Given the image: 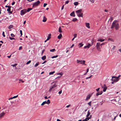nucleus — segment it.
I'll return each mask as SVG.
<instances>
[{
	"instance_id": "nucleus-57",
	"label": "nucleus",
	"mask_w": 121,
	"mask_h": 121,
	"mask_svg": "<svg viewBox=\"0 0 121 121\" xmlns=\"http://www.w3.org/2000/svg\"><path fill=\"white\" fill-rule=\"evenodd\" d=\"M69 2V1L67 0L65 2V4H67Z\"/></svg>"
},
{
	"instance_id": "nucleus-34",
	"label": "nucleus",
	"mask_w": 121,
	"mask_h": 121,
	"mask_svg": "<svg viewBox=\"0 0 121 121\" xmlns=\"http://www.w3.org/2000/svg\"><path fill=\"white\" fill-rule=\"evenodd\" d=\"M46 103H47V104H49L50 103V100L49 99H48L47 101H46Z\"/></svg>"
},
{
	"instance_id": "nucleus-48",
	"label": "nucleus",
	"mask_w": 121,
	"mask_h": 121,
	"mask_svg": "<svg viewBox=\"0 0 121 121\" xmlns=\"http://www.w3.org/2000/svg\"><path fill=\"white\" fill-rule=\"evenodd\" d=\"M44 51H45L44 49H43L42 50V53H41V55L42 56L43 55V53L44 52Z\"/></svg>"
},
{
	"instance_id": "nucleus-3",
	"label": "nucleus",
	"mask_w": 121,
	"mask_h": 121,
	"mask_svg": "<svg viewBox=\"0 0 121 121\" xmlns=\"http://www.w3.org/2000/svg\"><path fill=\"white\" fill-rule=\"evenodd\" d=\"M54 84L51 87H50V88L49 90V91L50 92H51L52 91V90L54 89V88L56 87L57 86V82H53L51 83V84Z\"/></svg>"
},
{
	"instance_id": "nucleus-64",
	"label": "nucleus",
	"mask_w": 121,
	"mask_h": 121,
	"mask_svg": "<svg viewBox=\"0 0 121 121\" xmlns=\"http://www.w3.org/2000/svg\"><path fill=\"white\" fill-rule=\"evenodd\" d=\"M74 46V44H73L72 45V46L70 48H72Z\"/></svg>"
},
{
	"instance_id": "nucleus-63",
	"label": "nucleus",
	"mask_w": 121,
	"mask_h": 121,
	"mask_svg": "<svg viewBox=\"0 0 121 121\" xmlns=\"http://www.w3.org/2000/svg\"><path fill=\"white\" fill-rule=\"evenodd\" d=\"M15 2H12V5H13L14 4H15Z\"/></svg>"
},
{
	"instance_id": "nucleus-21",
	"label": "nucleus",
	"mask_w": 121,
	"mask_h": 121,
	"mask_svg": "<svg viewBox=\"0 0 121 121\" xmlns=\"http://www.w3.org/2000/svg\"><path fill=\"white\" fill-rule=\"evenodd\" d=\"M62 36V35L61 34H59V35L57 37H58V39H60L61 38Z\"/></svg>"
},
{
	"instance_id": "nucleus-56",
	"label": "nucleus",
	"mask_w": 121,
	"mask_h": 121,
	"mask_svg": "<svg viewBox=\"0 0 121 121\" xmlns=\"http://www.w3.org/2000/svg\"><path fill=\"white\" fill-rule=\"evenodd\" d=\"M22 46H20L19 47V50H21L22 49Z\"/></svg>"
},
{
	"instance_id": "nucleus-53",
	"label": "nucleus",
	"mask_w": 121,
	"mask_h": 121,
	"mask_svg": "<svg viewBox=\"0 0 121 121\" xmlns=\"http://www.w3.org/2000/svg\"><path fill=\"white\" fill-rule=\"evenodd\" d=\"M113 18L112 17H111L110 19H109V20H110V22H111V21L112 20H113Z\"/></svg>"
},
{
	"instance_id": "nucleus-52",
	"label": "nucleus",
	"mask_w": 121,
	"mask_h": 121,
	"mask_svg": "<svg viewBox=\"0 0 121 121\" xmlns=\"http://www.w3.org/2000/svg\"><path fill=\"white\" fill-rule=\"evenodd\" d=\"M47 5V4H46V3H44L43 4V7H45Z\"/></svg>"
},
{
	"instance_id": "nucleus-50",
	"label": "nucleus",
	"mask_w": 121,
	"mask_h": 121,
	"mask_svg": "<svg viewBox=\"0 0 121 121\" xmlns=\"http://www.w3.org/2000/svg\"><path fill=\"white\" fill-rule=\"evenodd\" d=\"M17 97H18V95H17V96H14L13 97V99L15 98H16Z\"/></svg>"
},
{
	"instance_id": "nucleus-49",
	"label": "nucleus",
	"mask_w": 121,
	"mask_h": 121,
	"mask_svg": "<svg viewBox=\"0 0 121 121\" xmlns=\"http://www.w3.org/2000/svg\"><path fill=\"white\" fill-rule=\"evenodd\" d=\"M92 3H94V0H89Z\"/></svg>"
},
{
	"instance_id": "nucleus-43",
	"label": "nucleus",
	"mask_w": 121,
	"mask_h": 121,
	"mask_svg": "<svg viewBox=\"0 0 121 121\" xmlns=\"http://www.w3.org/2000/svg\"><path fill=\"white\" fill-rule=\"evenodd\" d=\"M20 34L21 35V36L22 35V31L21 30H20Z\"/></svg>"
},
{
	"instance_id": "nucleus-4",
	"label": "nucleus",
	"mask_w": 121,
	"mask_h": 121,
	"mask_svg": "<svg viewBox=\"0 0 121 121\" xmlns=\"http://www.w3.org/2000/svg\"><path fill=\"white\" fill-rule=\"evenodd\" d=\"M77 63H80L81 64L86 65V64H85V61L84 60H77Z\"/></svg>"
},
{
	"instance_id": "nucleus-16",
	"label": "nucleus",
	"mask_w": 121,
	"mask_h": 121,
	"mask_svg": "<svg viewBox=\"0 0 121 121\" xmlns=\"http://www.w3.org/2000/svg\"><path fill=\"white\" fill-rule=\"evenodd\" d=\"M70 15L71 16H72L73 17H74L75 16L74 12V11L73 12H72L70 14Z\"/></svg>"
},
{
	"instance_id": "nucleus-2",
	"label": "nucleus",
	"mask_w": 121,
	"mask_h": 121,
	"mask_svg": "<svg viewBox=\"0 0 121 121\" xmlns=\"http://www.w3.org/2000/svg\"><path fill=\"white\" fill-rule=\"evenodd\" d=\"M82 9H80L76 11V13H77V16L79 17H82L83 13H81Z\"/></svg>"
},
{
	"instance_id": "nucleus-62",
	"label": "nucleus",
	"mask_w": 121,
	"mask_h": 121,
	"mask_svg": "<svg viewBox=\"0 0 121 121\" xmlns=\"http://www.w3.org/2000/svg\"><path fill=\"white\" fill-rule=\"evenodd\" d=\"M47 62V61H46L45 60V61H44L42 63V64H44L46 62Z\"/></svg>"
},
{
	"instance_id": "nucleus-38",
	"label": "nucleus",
	"mask_w": 121,
	"mask_h": 121,
	"mask_svg": "<svg viewBox=\"0 0 121 121\" xmlns=\"http://www.w3.org/2000/svg\"><path fill=\"white\" fill-rule=\"evenodd\" d=\"M11 10V8H8L7 9V11L8 12H9Z\"/></svg>"
},
{
	"instance_id": "nucleus-42",
	"label": "nucleus",
	"mask_w": 121,
	"mask_h": 121,
	"mask_svg": "<svg viewBox=\"0 0 121 121\" xmlns=\"http://www.w3.org/2000/svg\"><path fill=\"white\" fill-rule=\"evenodd\" d=\"M11 37H15L14 35L13 34H11Z\"/></svg>"
},
{
	"instance_id": "nucleus-13",
	"label": "nucleus",
	"mask_w": 121,
	"mask_h": 121,
	"mask_svg": "<svg viewBox=\"0 0 121 121\" xmlns=\"http://www.w3.org/2000/svg\"><path fill=\"white\" fill-rule=\"evenodd\" d=\"M91 95L90 94L88 95L87 96H86V100L90 99L91 97Z\"/></svg>"
},
{
	"instance_id": "nucleus-10",
	"label": "nucleus",
	"mask_w": 121,
	"mask_h": 121,
	"mask_svg": "<svg viewBox=\"0 0 121 121\" xmlns=\"http://www.w3.org/2000/svg\"><path fill=\"white\" fill-rule=\"evenodd\" d=\"M102 88H103V91L105 92L106 91V85L105 84H104L103 86H102Z\"/></svg>"
},
{
	"instance_id": "nucleus-44",
	"label": "nucleus",
	"mask_w": 121,
	"mask_h": 121,
	"mask_svg": "<svg viewBox=\"0 0 121 121\" xmlns=\"http://www.w3.org/2000/svg\"><path fill=\"white\" fill-rule=\"evenodd\" d=\"M39 65V64L38 63H36L34 65V67H36L37 66Z\"/></svg>"
},
{
	"instance_id": "nucleus-32",
	"label": "nucleus",
	"mask_w": 121,
	"mask_h": 121,
	"mask_svg": "<svg viewBox=\"0 0 121 121\" xmlns=\"http://www.w3.org/2000/svg\"><path fill=\"white\" fill-rule=\"evenodd\" d=\"M77 20V19L76 18H73L72 20V21L74 22L76 21Z\"/></svg>"
},
{
	"instance_id": "nucleus-24",
	"label": "nucleus",
	"mask_w": 121,
	"mask_h": 121,
	"mask_svg": "<svg viewBox=\"0 0 121 121\" xmlns=\"http://www.w3.org/2000/svg\"><path fill=\"white\" fill-rule=\"evenodd\" d=\"M108 116L109 117H111L112 118V117H114V116L113 115H111V113H110L108 114Z\"/></svg>"
},
{
	"instance_id": "nucleus-51",
	"label": "nucleus",
	"mask_w": 121,
	"mask_h": 121,
	"mask_svg": "<svg viewBox=\"0 0 121 121\" xmlns=\"http://www.w3.org/2000/svg\"><path fill=\"white\" fill-rule=\"evenodd\" d=\"M91 102L90 101L88 103V104L90 106H91Z\"/></svg>"
},
{
	"instance_id": "nucleus-18",
	"label": "nucleus",
	"mask_w": 121,
	"mask_h": 121,
	"mask_svg": "<svg viewBox=\"0 0 121 121\" xmlns=\"http://www.w3.org/2000/svg\"><path fill=\"white\" fill-rule=\"evenodd\" d=\"M58 32L60 33H61L62 31L61 30V28L60 26V27L58 29Z\"/></svg>"
},
{
	"instance_id": "nucleus-45",
	"label": "nucleus",
	"mask_w": 121,
	"mask_h": 121,
	"mask_svg": "<svg viewBox=\"0 0 121 121\" xmlns=\"http://www.w3.org/2000/svg\"><path fill=\"white\" fill-rule=\"evenodd\" d=\"M9 38L11 40H12L15 39L14 38H11L10 37H9Z\"/></svg>"
},
{
	"instance_id": "nucleus-19",
	"label": "nucleus",
	"mask_w": 121,
	"mask_h": 121,
	"mask_svg": "<svg viewBox=\"0 0 121 121\" xmlns=\"http://www.w3.org/2000/svg\"><path fill=\"white\" fill-rule=\"evenodd\" d=\"M32 9V8H28L27 9H26V11L27 12H29Z\"/></svg>"
},
{
	"instance_id": "nucleus-22",
	"label": "nucleus",
	"mask_w": 121,
	"mask_h": 121,
	"mask_svg": "<svg viewBox=\"0 0 121 121\" xmlns=\"http://www.w3.org/2000/svg\"><path fill=\"white\" fill-rule=\"evenodd\" d=\"M46 58V56H43L42 58L41 59L43 60H45Z\"/></svg>"
},
{
	"instance_id": "nucleus-7",
	"label": "nucleus",
	"mask_w": 121,
	"mask_h": 121,
	"mask_svg": "<svg viewBox=\"0 0 121 121\" xmlns=\"http://www.w3.org/2000/svg\"><path fill=\"white\" fill-rule=\"evenodd\" d=\"M111 80L112 81L115 82H118L119 80L117 78H112V79Z\"/></svg>"
},
{
	"instance_id": "nucleus-39",
	"label": "nucleus",
	"mask_w": 121,
	"mask_h": 121,
	"mask_svg": "<svg viewBox=\"0 0 121 121\" xmlns=\"http://www.w3.org/2000/svg\"><path fill=\"white\" fill-rule=\"evenodd\" d=\"M73 36L74 37V38H75L77 37V34H74L73 35Z\"/></svg>"
},
{
	"instance_id": "nucleus-26",
	"label": "nucleus",
	"mask_w": 121,
	"mask_h": 121,
	"mask_svg": "<svg viewBox=\"0 0 121 121\" xmlns=\"http://www.w3.org/2000/svg\"><path fill=\"white\" fill-rule=\"evenodd\" d=\"M47 104L46 101H45L43 102L41 104V105L42 106H43L45 104Z\"/></svg>"
},
{
	"instance_id": "nucleus-9",
	"label": "nucleus",
	"mask_w": 121,
	"mask_h": 121,
	"mask_svg": "<svg viewBox=\"0 0 121 121\" xmlns=\"http://www.w3.org/2000/svg\"><path fill=\"white\" fill-rule=\"evenodd\" d=\"M92 45L90 43H88V45H87L86 46H85L84 47V48L85 49L86 48H89L90 47V46H91Z\"/></svg>"
},
{
	"instance_id": "nucleus-28",
	"label": "nucleus",
	"mask_w": 121,
	"mask_h": 121,
	"mask_svg": "<svg viewBox=\"0 0 121 121\" xmlns=\"http://www.w3.org/2000/svg\"><path fill=\"white\" fill-rule=\"evenodd\" d=\"M104 39H99L97 41H100L101 42H102L104 41Z\"/></svg>"
},
{
	"instance_id": "nucleus-25",
	"label": "nucleus",
	"mask_w": 121,
	"mask_h": 121,
	"mask_svg": "<svg viewBox=\"0 0 121 121\" xmlns=\"http://www.w3.org/2000/svg\"><path fill=\"white\" fill-rule=\"evenodd\" d=\"M90 112L89 111V110H88V112H87V114L86 116V117H88L90 115Z\"/></svg>"
},
{
	"instance_id": "nucleus-12",
	"label": "nucleus",
	"mask_w": 121,
	"mask_h": 121,
	"mask_svg": "<svg viewBox=\"0 0 121 121\" xmlns=\"http://www.w3.org/2000/svg\"><path fill=\"white\" fill-rule=\"evenodd\" d=\"M5 114V113L4 112L1 113L0 114V119L2 118L4 116Z\"/></svg>"
},
{
	"instance_id": "nucleus-15",
	"label": "nucleus",
	"mask_w": 121,
	"mask_h": 121,
	"mask_svg": "<svg viewBox=\"0 0 121 121\" xmlns=\"http://www.w3.org/2000/svg\"><path fill=\"white\" fill-rule=\"evenodd\" d=\"M47 18L45 17L44 16L43 18V19L42 20V21L43 22H45L47 20Z\"/></svg>"
},
{
	"instance_id": "nucleus-54",
	"label": "nucleus",
	"mask_w": 121,
	"mask_h": 121,
	"mask_svg": "<svg viewBox=\"0 0 121 121\" xmlns=\"http://www.w3.org/2000/svg\"><path fill=\"white\" fill-rule=\"evenodd\" d=\"M92 75H91L89 77H87L86 78V79H88V78H90L92 76Z\"/></svg>"
},
{
	"instance_id": "nucleus-41",
	"label": "nucleus",
	"mask_w": 121,
	"mask_h": 121,
	"mask_svg": "<svg viewBox=\"0 0 121 121\" xmlns=\"http://www.w3.org/2000/svg\"><path fill=\"white\" fill-rule=\"evenodd\" d=\"M2 35L3 36V37H5V35L4 34V32H3L2 33Z\"/></svg>"
},
{
	"instance_id": "nucleus-31",
	"label": "nucleus",
	"mask_w": 121,
	"mask_h": 121,
	"mask_svg": "<svg viewBox=\"0 0 121 121\" xmlns=\"http://www.w3.org/2000/svg\"><path fill=\"white\" fill-rule=\"evenodd\" d=\"M50 51L51 52H53L55 51V49H50Z\"/></svg>"
},
{
	"instance_id": "nucleus-27",
	"label": "nucleus",
	"mask_w": 121,
	"mask_h": 121,
	"mask_svg": "<svg viewBox=\"0 0 121 121\" xmlns=\"http://www.w3.org/2000/svg\"><path fill=\"white\" fill-rule=\"evenodd\" d=\"M108 41H111L113 42V40L112 39L110 38H108Z\"/></svg>"
},
{
	"instance_id": "nucleus-33",
	"label": "nucleus",
	"mask_w": 121,
	"mask_h": 121,
	"mask_svg": "<svg viewBox=\"0 0 121 121\" xmlns=\"http://www.w3.org/2000/svg\"><path fill=\"white\" fill-rule=\"evenodd\" d=\"M55 71H53L50 72L49 73V75H51V74H53L54 73H55Z\"/></svg>"
},
{
	"instance_id": "nucleus-23",
	"label": "nucleus",
	"mask_w": 121,
	"mask_h": 121,
	"mask_svg": "<svg viewBox=\"0 0 121 121\" xmlns=\"http://www.w3.org/2000/svg\"><path fill=\"white\" fill-rule=\"evenodd\" d=\"M83 44L82 43H80L79 44V46L80 48L81 47L83 46Z\"/></svg>"
},
{
	"instance_id": "nucleus-8",
	"label": "nucleus",
	"mask_w": 121,
	"mask_h": 121,
	"mask_svg": "<svg viewBox=\"0 0 121 121\" xmlns=\"http://www.w3.org/2000/svg\"><path fill=\"white\" fill-rule=\"evenodd\" d=\"M96 47L97 48V49L99 51L100 50V43H97V45H96Z\"/></svg>"
},
{
	"instance_id": "nucleus-37",
	"label": "nucleus",
	"mask_w": 121,
	"mask_h": 121,
	"mask_svg": "<svg viewBox=\"0 0 121 121\" xmlns=\"http://www.w3.org/2000/svg\"><path fill=\"white\" fill-rule=\"evenodd\" d=\"M17 65V64H15L13 65H11V66H12L14 67L15 66H16Z\"/></svg>"
},
{
	"instance_id": "nucleus-14",
	"label": "nucleus",
	"mask_w": 121,
	"mask_h": 121,
	"mask_svg": "<svg viewBox=\"0 0 121 121\" xmlns=\"http://www.w3.org/2000/svg\"><path fill=\"white\" fill-rule=\"evenodd\" d=\"M102 93H103V92L102 91H101L99 92H98L96 94V96H98L99 95H101L102 94Z\"/></svg>"
},
{
	"instance_id": "nucleus-61",
	"label": "nucleus",
	"mask_w": 121,
	"mask_h": 121,
	"mask_svg": "<svg viewBox=\"0 0 121 121\" xmlns=\"http://www.w3.org/2000/svg\"><path fill=\"white\" fill-rule=\"evenodd\" d=\"M64 5H63L62 7V8H61V10H62L64 8Z\"/></svg>"
},
{
	"instance_id": "nucleus-6",
	"label": "nucleus",
	"mask_w": 121,
	"mask_h": 121,
	"mask_svg": "<svg viewBox=\"0 0 121 121\" xmlns=\"http://www.w3.org/2000/svg\"><path fill=\"white\" fill-rule=\"evenodd\" d=\"M40 3V1H38L36 2L33 3V6L32 7L33 8L34 7L37 6Z\"/></svg>"
},
{
	"instance_id": "nucleus-17",
	"label": "nucleus",
	"mask_w": 121,
	"mask_h": 121,
	"mask_svg": "<svg viewBox=\"0 0 121 121\" xmlns=\"http://www.w3.org/2000/svg\"><path fill=\"white\" fill-rule=\"evenodd\" d=\"M121 75H119L118 77H116L115 76H112V78H117L119 80L120 78H119L121 77Z\"/></svg>"
},
{
	"instance_id": "nucleus-1",
	"label": "nucleus",
	"mask_w": 121,
	"mask_h": 121,
	"mask_svg": "<svg viewBox=\"0 0 121 121\" xmlns=\"http://www.w3.org/2000/svg\"><path fill=\"white\" fill-rule=\"evenodd\" d=\"M118 21L117 20H115L113 22L111 26V28L115 27L116 30H118L119 29V24L117 23Z\"/></svg>"
},
{
	"instance_id": "nucleus-46",
	"label": "nucleus",
	"mask_w": 121,
	"mask_h": 121,
	"mask_svg": "<svg viewBox=\"0 0 121 121\" xmlns=\"http://www.w3.org/2000/svg\"><path fill=\"white\" fill-rule=\"evenodd\" d=\"M19 80L20 81H21L23 83L24 82V81H22V79H19Z\"/></svg>"
},
{
	"instance_id": "nucleus-55",
	"label": "nucleus",
	"mask_w": 121,
	"mask_h": 121,
	"mask_svg": "<svg viewBox=\"0 0 121 121\" xmlns=\"http://www.w3.org/2000/svg\"><path fill=\"white\" fill-rule=\"evenodd\" d=\"M62 92V90H61L60 91H59V94H61V93Z\"/></svg>"
},
{
	"instance_id": "nucleus-5",
	"label": "nucleus",
	"mask_w": 121,
	"mask_h": 121,
	"mask_svg": "<svg viewBox=\"0 0 121 121\" xmlns=\"http://www.w3.org/2000/svg\"><path fill=\"white\" fill-rule=\"evenodd\" d=\"M26 13V9H24L22 10L20 12V15H23L25 14Z\"/></svg>"
},
{
	"instance_id": "nucleus-40",
	"label": "nucleus",
	"mask_w": 121,
	"mask_h": 121,
	"mask_svg": "<svg viewBox=\"0 0 121 121\" xmlns=\"http://www.w3.org/2000/svg\"><path fill=\"white\" fill-rule=\"evenodd\" d=\"M5 7H8V8H11V6H7V5H6L5 6Z\"/></svg>"
},
{
	"instance_id": "nucleus-47",
	"label": "nucleus",
	"mask_w": 121,
	"mask_h": 121,
	"mask_svg": "<svg viewBox=\"0 0 121 121\" xmlns=\"http://www.w3.org/2000/svg\"><path fill=\"white\" fill-rule=\"evenodd\" d=\"M90 118L89 117H87L85 119H86L87 120H89L90 119Z\"/></svg>"
},
{
	"instance_id": "nucleus-20",
	"label": "nucleus",
	"mask_w": 121,
	"mask_h": 121,
	"mask_svg": "<svg viewBox=\"0 0 121 121\" xmlns=\"http://www.w3.org/2000/svg\"><path fill=\"white\" fill-rule=\"evenodd\" d=\"M51 34H49L48 35V36L47 37V40H48L51 37L50 36H51Z\"/></svg>"
},
{
	"instance_id": "nucleus-60",
	"label": "nucleus",
	"mask_w": 121,
	"mask_h": 121,
	"mask_svg": "<svg viewBox=\"0 0 121 121\" xmlns=\"http://www.w3.org/2000/svg\"><path fill=\"white\" fill-rule=\"evenodd\" d=\"M57 75H60L61 76L62 75V73H57Z\"/></svg>"
},
{
	"instance_id": "nucleus-58",
	"label": "nucleus",
	"mask_w": 121,
	"mask_h": 121,
	"mask_svg": "<svg viewBox=\"0 0 121 121\" xmlns=\"http://www.w3.org/2000/svg\"><path fill=\"white\" fill-rule=\"evenodd\" d=\"M71 104H69V105H67V106L66 107V108H69V107H70V106H71Z\"/></svg>"
},
{
	"instance_id": "nucleus-30",
	"label": "nucleus",
	"mask_w": 121,
	"mask_h": 121,
	"mask_svg": "<svg viewBox=\"0 0 121 121\" xmlns=\"http://www.w3.org/2000/svg\"><path fill=\"white\" fill-rule=\"evenodd\" d=\"M78 2H75L74 3V5L75 6H77L78 5Z\"/></svg>"
},
{
	"instance_id": "nucleus-11",
	"label": "nucleus",
	"mask_w": 121,
	"mask_h": 121,
	"mask_svg": "<svg viewBox=\"0 0 121 121\" xmlns=\"http://www.w3.org/2000/svg\"><path fill=\"white\" fill-rule=\"evenodd\" d=\"M85 24L87 27L88 28H90V24L89 23L86 22L85 23Z\"/></svg>"
},
{
	"instance_id": "nucleus-59",
	"label": "nucleus",
	"mask_w": 121,
	"mask_h": 121,
	"mask_svg": "<svg viewBox=\"0 0 121 121\" xmlns=\"http://www.w3.org/2000/svg\"><path fill=\"white\" fill-rule=\"evenodd\" d=\"M99 88H98L96 89V90L97 92H98L99 90Z\"/></svg>"
},
{
	"instance_id": "nucleus-29",
	"label": "nucleus",
	"mask_w": 121,
	"mask_h": 121,
	"mask_svg": "<svg viewBox=\"0 0 121 121\" xmlns=\"http://www.w3.org/2000/svg\"><path fill=\"white\" fill-rule=\"evenodd\" d=\"M13 26L12 25H10L8 27V29H10L13 27Z\"/></svg>"
},
{
	"instance_id": "nucleus-36",
	"label": "nucleus",
	"mask_w": 121,
	"mask_h": 121,
	"mask_svg": "<svg viewBox=\"0 0 121 121\" xmlns=\"http://www.w3.org/2000/svg\"><path fill=\"white\" fill-rule=\"evenodd\" d=\"M31 62V60H30L28 61L26 63V65H28L30 64Z\"/></svg>"
},
{
	"instance_id": "nucleus-35",
	"label": "nucleus",
	"mask_w": 121,
	"mask_h": 121,
	"mask_svg": "<svg viewBox=\"0 0 121 121\" xmlns=\"http://www.w3.org/2000/svg\"><path fill=\"white\" fill-rule=\"evenodd\" d=\"M58 56V55H56V56H54L51 57V58H56Z\"/></svg>"
}]
</instances>
